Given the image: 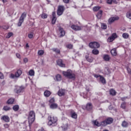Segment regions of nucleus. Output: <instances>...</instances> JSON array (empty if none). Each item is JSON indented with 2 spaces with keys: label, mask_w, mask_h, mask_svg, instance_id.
Listing matches in <instances>:
<instances>
[{
  "label": "nucleus",
  "mask_w": 131,
  "mask_h": 131,
  "mask_svg": "<svg viewBox=\"0 0 131 131\" xmlns=\"http://www.w3.org/2000/svg\"><path fill=\"white\" fill-rule=\"evenodd\" d=\"M48 125L54 127L58 124V117L53 116H49L48 117Z\"/></svg>",
  "instance_id": "nucleus-1"
},
{
  "label": "nucleus",
  "mask_w": 131,
  "mask_h": 131,
  "mask_svg": "<svg viewBox=\"0 0 131 131\" xmlns=\"http://www.w3.org/2000/svg\"><path fill=\"white\" fill-rule=\"evenodd\" d=\"M62 74L65 77H67L69 79H72L75 80V74L72 73L71 70H68L67 71H63Z\"/></svg>",
  "instance_id": "nucleus-2"
},
{
  "label": "nucleus",
  "mask_w": 131,
  "mask_h": 131,
  "mask_svg": "<svg viewBox=\"0 0 131 131\" xmlns=\"http://www.w3.org/2000/svg\"><path fill=\"white\" fill-rule=\"evenodd\" d=\"M28 123L29 126H31V125L35 120V113L33 111H31L29 113V116L28 117Z\"/></svg>",
  "instance_id": "nucleus-3"
},
{
  "label": "nucleus",
  "mask_w": 131,
  "mask_h": 131,
  "mask_svg": "<svg viewBox=\"0 0 131 131\" xmlns=\"http://www.w3.org/2000/svg\"><path fill=\"white\" fill-rule=\"evenodd\" d=\"M113 122V118H107L105 120L101 122L102 126H106L108 124H111Z\"/></svg>",
  "instance_id": "nucleus-4"
},
{
  "label": "nucleus",
  "mask_w": 131,
  "mask_h": 131,
  "mask_svg": "<svg viewBox=\"0 0 131 131\" xmlns=\"http://www.w3.org/2000/svg\"><path fill=\"white\" fill-rule=\"evenodd\" d=\"M22 74V71L21 70H18L16 71L15 74H10L9 77L10 78H12L14 79V78H19L20 76Z\"/></svg>",
  "instance_id": "nucleus-5"
},
{
  "label": "nucleus",
  "mask_w": 131,
  "mask_h": 131,
  "mask_svg": "<svg viewBox=\"0 0 131 131\" xmlns=\"http://www.w3.org/2000/svg\"><path fill=\"white\" fill-rule=\"evenodd\" d=\"M24 90H25V87L23 86H16L15 89H14V93L21 94V93H24Z\"/></svg>",
  "instance_id": "nucleus-6"
},
{
  "label": "nucleus",
  "mask_w": 131,
  "mask_h": 131,
  "mask_svg": "<svg viewBox=\"0 0 131 131\" xmlns=\"http://www.w3.org/2000/svg\"><path fill=\"white\" fill-rule=\"evenodd\" d=\"M89 47L91 49H99L100 48V43L96 41L91 42L89 43Z\"/></svg>",
  "instance_id": "nucleus-7"
},
{
  "label": "nucleus",
  "mask_w": 131,
  "mask_h": 131,
  "mask_svg": "<svg viewBox=\"0 0 131 131\" xmlns=\"http://www.w3.org/2000/svg\"><path fill=\"white\" fill-rule=\"evenodd\" d=\"M64 10L65 7L64 6H59L57 11L58 16H61V15H63V13H64Z\"/></svg>",
  "instance_id": "nucleus-8"
},
{
  "label": "nucleus",
  "mask_w": 131,
  "mask_h": 131,
  "mask_svg": "<svg viewBox=\"0 0 131 131\" xmlns=\"http://www.w3.org/2000/svg\"><path fill=\"white\" fill-rule=\"evenodd\" d=\"M117 37H118V36L116 33H114L112 34L111 37H109L107 38V41L108 42H112V41H113V40H114L115 38H117Z\"/></svg>",
  "instance_id": "nucleus-9"
},
{
  "label": "nucleus",
  "mask_w": 131,
  "mask_h": 131,
  "mask_svg": "<svg viewBox=\"0 0 131 131\" xmlns=\"http://www.w3.org/2000/svg\"><path fill=\"white\" fill-rule=\"evenodd\" d=\"M118 20H119V17L118 16L111 17L108 19V23H109V24H112L115 21H117Z\"/></svg>",
  "instance_id": "nucleus-10"
},
{
  "label": "nucleus",
  "mask_w": 131,
  "mask_h": 131,
  "mask_svg": "<svg viewBox=\"0 0 131 131\" xmlns=\"http://www.w3.org/2000/svg\"><path fill=\"white\" fill-rule=\"evenodd\" d=\"M1 120L5 121V122H10V117H9V116H7V115L3 116L1 117Z\"/></svg>",
  "instance_id": "nucleus-11"
},
{
  "label": "nucleus",
  "mask_w": 131,
  "mask_h": 131,
  "mask_svg": "<svg viewBox=\"0 0 131 131\" xmlns=\"http://www.w3.org/2000/svg\"><path fill=\"white\" fill-rule=\"evenodd\" d=\"M71 28L75 31H78V30H81V27L75 25H73L71 26Z\"/></svg>",
  "instance_id": "nucleus-12"
},
{
  "label": "nucleus",
  "mask_w": 131,
  "mask_h": 131,
  "mask_svg": "<svg viewBox=\"0 0 131 131\" xmlns=\"http://www.w3.org/2000/svg\"><path fill=\"white\" fill-rule=\"evenodd\" d=\"M56 63L60 67H63L64 68L66 67V64L63 63V60H62V59L57 60Z\"/></svg>",
  "instance_id": "nucleus-13"
},
{
  "label": "nucleus",
  "mask_w": 131,
  "mask_h": 131,
  "mask_svg": "<svg viewBox=\"0 0 131 131\" xmlns=\"http://www.w3.org/2000/svg\"><path fill=\"white\" fill-rule=\"evenodd\" d=\"M59 32H60V37H63V36H65V31L63 28L59 27Z\"/></svg>",
  "instance_id": "nucleus-14"
},
{
  "label": "nucleus",
  "mask_w": 131,
  "mask_h": 131,
  "mask_svg": "<svg viewBox=\"0 0 131 131\" xmlns=\"http://www.w3.org/2000/svg\"><path fill=\"white\" fill-rule=\"evenodd\" d=\"M71 116L72 118H73L74 119H77V114H76L73 110L71 111Z\"/></svg>",
  "instance_id": "nucleus-15"
},
{
  "label": "nucleus",
  "mask_w": 131,
  "mask_h": 131,
  "mask_svg": "<svg viewBox=\"0 0 131 131\" xmlns=\"http://www.w3.org/2000/svg\"><path fill=\"white\" fill-rule=\"evenodd\" d=\"M85 108L88 111H91L92 109H93V104H92V103H88L86 105Z\"/></svg>",
  "instance_id": "nucleus-16"
},
{
  "label": "nucleus",
  "mask_w": 131,
  "mask_h": 131,
  "mask_svg": "<svg viewBox=\"0 0 131 131\" xmlns=\"http://www.w3.org/2000/svg\"><path fill=\"white\" fill-rule=\"evenodd\" d=\"M14 102H15V99L14 98H9L6 103H7L8 105H13L14 104Z\"/></svg>",
  "instance_id": "nucleus-17"
},
{
  "label": "nucleus",
  "mask_w": 131,
  "mask_h": 131,
  "mask_svg": "<svg viewBox=\"0 0 131 131\" xmlns=\"http://www.w3.org/2000/svg\"><path fill=\"white\" fill-rule=\"evenodd\" d=\"M58 95L59 97H62V96H64L65 95V90L60 89L58 92Z\"/></svg>",
  "instance_id": "nucleus-18"
},
{
  "label": "nucleus",
  "mask_w": 131,
  "mask_h": 131,
  "mask_svg": "<svg viewBox=\"0 0 131 131\" xmlns=\"http://www.w3.org/2000/svg\"><path fill=\"white\" fill-rule=\"evenodd\" d=\"M103 59L104 61H110L111 57L108 54H104L103 55Z\"/></svg>",
  "instance_id": "nucleus-19"
},
{
  "label": "nucleus",
  "mask_w": 131,
  "mask_h": 131,
  "mask_svg": "<svg viewBox=\"0 0 131 131\" xmlns=\"http://www.w3.org/2000/svg\"><path fill=\"white\" fill-rule=\"evenodd\" d=\"M51 94H52V93L50 91L46 90L44 92V96H45V97H46L47 98L50 97V96H51Z\"/></svg>",
  "instance_id": "nucleus-20"
},
{
  "label": "nucleus",
  "mask_w": 131,
  "mask_h": 131,
  "mask_svg": "<svg viewBox=\"0 0 131 131\" xmlns=\"http://www.w3.org/2000/svg\"><path fill=\"white\" fill-rule=\"evenodd\" d=\"M85 59L86 60V61H88V62H90V63H92V62H93V61H94V58L91 57V56H89L88 55L85 56Z\"/></svg>",
  "instance_id": "nucleus-21"
},
{
  "label": "nucleus",
  "mask_w": 131,
  "mask_h": 131,
  "mask_svg": "<svg viewBox=\"0 0 131 131\" xmlns=\"http://www.w3.org/2000/svg\"><path fill=\"white\" fill-rule=\"evenodd\" d=\"M26 16H27V13L26 12H24L21 14V15L19 17V20H21L22 21H24V19L26 18Z\"/></svg>",
  "instance_id": "nucleus-22"
},
{
  "label": "nucleus",
  "mask_w": 131,
  "mask_h": 131,
  "mask_svg": "<svg viewBox=\"0 0 131 131\" xmlns=\"http://www.w3.org/2000/svg\"><path fill=\"white\" fill-rule=\"evenodd\" d=\"M102 15H103V11L102 10H100L97 13V14L96 15V16L98 18V19H101V18H102Z\"/></svg>",
  "instance_id": "nucleus-23"
},
{
  "label": "nucleus",
  "mask_w": 131,
  "mask_h": 131,
  "mask_svg": "<svg viewBox=\"0 0 131 131\" xmlns=\"http://www.w3.org/2000/svg\"><path fill=\"white\" fill-rule=\"evenodd\" d=\"M97 49V48H96L92 50V53L93 55H99L100 53V51H99V50Z\"/></svg>",
  "instance_id": "nucleus-24"
},
{
  "label": "nucleus",
  "mask_w": 131,
  "mask_h": 131,
  "mask_svg": "<svg viewBox=\"0 0 131 131\" xmlns=\"http://www.w3.org/2000/svg\"><path fill=\"white\" fill-rule=\"evenodd\" d=\"M51 109H57L58 108V104L57 103H52L50 106Z\"/></svg>",
  "instance_id": "nucleus-25"
},
{
  "label": "nucleus",
  "mask_w": 131,
  "mask_h": 131,
  "mask_svg": "<svg viewBox=\"0 0 131 131\" xmlns=\"http://www.w3.org/2000/svg\"><path fill=\"white\" fill-rule=\"evenodd\" d=\"M104 73L106 75H108V74H110V73H111V71H110V69H108V68H105L104 69Z\"/></svg>",
  "instance_id": "nucleus-26"
},
{
  "label": "nucleus",
  "mask_w": 131,
  "mask_h": 131,
  "mask_svg": "<svg viewBox=\"0 0 131 131\" xmlns=\"http://www.w3.org/2000/svg\"><path fill=\"white\" fill-rule=\"evenodd\" d=\"M51 50L52 51H53V52H54L55 53H56V54H60L61 53L60 49L58 48H52Z\"/></svg>",
  "instance_id": "nucleus-27"
},
{
  "label": "nucleus",
  "mask_w": 131,
  "mask_h": 131,
  "mask_svg": "<svg viewBox=\"0 0 131 131\" xmlns=\"http://www.w3.org/2000/svg\"><path fill=\"white\" fill-rule=\"evenodd\" d=\"M100 80L103 84H106V79H105V78L103 76H100Z\"/></svg>",
  "instance_id": "nucleus-28"
},
{
  "label": "nucleus",
  "mask_w": 131,
  "mask_h": 131,
  "mask_svg": "<svg viewBox=\"0 0 131 131\" xmlns=\"http://www.w3.org/2000/svg\"><path fill=\"white\" fill-rule=\"evenodd\" d=\"M111 53L112 56H116L117 55V51H116V49H113L111 51Z\"/></svg>",
  "instance_id": "nucleus-29"
},
{
  "label": "nucleus",
  "mask_w": 131,
  "mask_h": 131,
  "mask_svg": "<svg viewBox=\"0 0 131 131\" xmlns=\"http://www.w3.org/2000/svg\"><path fill=\"white\" fill-rule=\"evenodd\" d=\"M121 108H122V109L125 110L126 108V102H122L121 104Z\"/></svg>",
  "instance_id": "nucleus-30"
},
{
  "label": "nucleus",
  "mask_w": 131,
  "mask_h": 131,
  "mask_svg": "<svg viewBox=\"0 0 131 131\" xmlns=\"http://www.w3.org/2000/svg\"><path fill=\"white\" fill-rule=\"evenodd\" d=\"M93 123L94 125H96V126H101V125H102L101 123H99V121H97V120L93 121Z\"/></svg>",
  "instance_id": "nucleus-31"
},
{
  "label": "nucleus",
  "mask_w": 131,
  "mask_h": 131,
  "mask_svg": "<svg viewBox=\"0 0 131 131\" xmlns=\"http://www.w3.org/2000/svg\"><path fill=\"white\" fill-rule=\"evenodd\" d=\"M61 128H62V130L66 131L68 129V124H66L65 125H63L62 126H61Z\"/></svg>",
  "instance_id": "nucleus-32"
},
{
  "label": "nucleus",
  "mask_w": 131,
  "mask_h": 131,
  "mask_svg": "<svg viewBox=\"0 0 131 131\" xmlns=\"http://www.w3.org/2000/svg\"><path fill=\"white\" fill-rule=\"evenodd\" d=\"M56 21H57V17H56V16H53L52 19V24L53 25L56 24Z\"/></svg>",
  "instance_id": "nucleus-33"
},
{
  "label": "nucleus",
  "mask_w": 131,
  "mask_h": 131,
  "mask_svg": "<svg viewBox=\"0 0 131 131\" xmlns=\"http://www.w3.org/2000/svg\"><path fill=\"white\" fill-rule=\"evenodd\" d=\"M110 95H112V96H115V95H116V92L114 89H111L110 90Z\"/></svg>",
  "instance_id": "nucleus-34"
},
{
  "label": "nucleus",
  "mask_w": 131,
  "mask_h": 131,
  "mask_svg": "<svg viewBox=\"0 0 131 131\" xmlns=\"http://www.w3.org/2000/svg\"><path fill=\"white\" fill-rule=\"evenodd\" d=\"M128 126V123L127 122L124 121L122 123V126L123 127H127Z\"/></svg>",
  "instance_id": "nucleus-35"
},
{
  "label": "nucleus",
  "mask_w": 131,
  "mask_h": 131,
  "mask_svg": "<svg viewBox=\"0 0 131 131\" xmlns=\"http://www.w3.org/2000/svg\"><path fill=\"white\" fill-rule=\"evenodd\" d=\"M3 110H4V111H9V110H11V107L8 105L4 106Z\"/></svg>",
  "instance_id": "nucleus-36"
},
{
  "label": "nucleus",
  "mask_w": 131,
  "mask_h": 131,
  "mask_svg": "<svg viewBox=\"0 0 131 131\" xmlns=\"http://www.w3.org/2000/svg\"><path fill=\"white\" fill-rule=\"evenodd\" d=\"M56 79L57 81H60V80L62 79V77L61 76V75L57 74L56 76Z\"/></svg>",
  "instance_id": "nucleus-37"
},
{
  "label": "nucleus",
  "mask_w": 131,
  "mask_h": 131,
  "mask_svg": "<svg viewBox=\"0 0 131 131\" xmlns=\"http://www.w3.org/2000/svg\"><path fill=\"white\" fill-rule=\"evenodd\" d=\"M37 54L39 56H42V55H43V54H45V51L42 50H40L38 51Z\"/></svg>",
  "instance_id": "nucleus-38"
},
{
  "label": "nucleus",
  "mask_w": 131,
  "mask_h": 131,
  "mask_svg": "<svg viewBox=\"0 0 131 131\" xmlns=\"http://www.w3.org/2000/svg\"><path fill=\"white\" fill-rule=\"evenodd\" d=\"M29 75H30V76H34V71L33 70H30L29 72Z\"/></svg>",
  "instance_id": "nucleus-39"
},
{
  "label": "nucleus",
  "mask_w": 131,
  "mask_h": 131,
  "mask_svg": "<svg viewBox=\"0 0 131 131\" xmlns=\"http://www.w3.org/2000/svg\"><path fill=\"white\" fill-rule=\"evenodd\" d=\"M100 9H101V7L96 6L93 8V11L94 12H98V11H99V10H100Z\"/></svg>",
  "instance_id": "nucleus-40"
},
{
  "label": "nucleus",
  "mask_w": 131,
  "mask_h": 131,
  "mask_svg": "<svg viewBox=\"0 0 131 131\" xmlns=\"http://www.w3.org/2000/svg\"><path fill=\"white\" fill-rule=\"evenodd\" d=\"M13 110H14V111H18V110H19V105H15L13 106Z\"/></svg>",
  "instance_id": "nucleus-41"
},
{
  "label": "nucleus",
  "mask_w": 131,
  "mask_h": 131,
  "mask_svg": "<svg viewBox=\"0 0 131 131\" xmlns=\"http://www.w3.org/2000/svg\"><path fill=\"white\" fill-rule=\"evenodd\" d=\"M101 28L102 29H107V25L106 24H101Z\"/></svg>",
  "instance_id": "nucleus-42"
},
{
  "label": "nucleus",
  "mask_w": 131,
  "mask_h": 131,
  "mask_svg": "<svg viewBox=\"0 0 131 131\" xmlns=\"http://www.w3.org/2000/svg\"><path fill=\"white\" fill-rule=\"evenodd\" d=\"M126 17L131 20V12H127L126 13Z\"/></svg>",
  "instance_id": "nucleus-43"
},
{
  "label": "nucleus",
  "mask_w": 131,
  "mask_h": 131,
  "mask_svg": "<svg viewBox=\"0 0 131 131\" xmlns=\"http://www.w3.org/2000/svg\"><path fill=\"white\" fill-rule=\"evenodd\" d=\"M23 22H24V21L21 19H19V21L17 23V26H18V27H20V26L22 25V23H23Z\"/></svg>",
  "instance_id": "nucleus-44"
},
{
  "label": "nucleus",
  "mask_w": 131,
  "mask_h": 131,
  "mask_svg": "<svg viewBox=\"0 0 131 131\" xmlns=\"http://www.w3.org/2000/svg\"><path fill=\"white\" fill-rule=\"evenodd\" d=\"M129 35H128V34L127 33H124L123 34H122V37H123V38H127L128 37Z\"/></svg>",
  "instance_id": "nucleus-45"
},
{
  "label": "nucleus",
  "mask_w": 131,
  "mask_h": 131,
  "mask_svg": "<svg viewBox=\"0 0 131 131\" xmlns=\"http://www.w3.org/2000/svg\"><path fill=\"white\" fill-rule=\"evenodd\" d=\"M49 103L50 104H54L55 103V98L53 97L49 100Z\"/></svg>",
  "instance_id": "nucleus-46"
},
{
  "label": "nucleus",
  "mask_w": 131,
  "mask_h": 131,
  "mask_svg": "<svg viewBox=\"0 0 131 131\" xmlns=\"http://www.w3.org/2000/svg\"><path fill=\"white\" fill-rule=\"evenodd\" d=\"M41 17L42 19H46V18H48V15L46 13H43L41 14Z\"/></svg>",
  "instance_id": "nucleus-47"
},
{
  "label": "nucleus",
  "mask_w": 131,
  "mask_h": 131,
  "mask_svg": "<svg viewBox=\"0 0 131 131\" xmlns=\"http://www.w3.org/2000/svg\"><path fill=\"white\" fill-rule=\"evenodd\" d=\"M66 47L68 48V49H73V45H71V44H69V45H67L66 46Z\"/></svg>",
  "instance_id": "nucleus-48"
},
{
  "label": "nucleus",
  "mask_w": 131,
  "mask_h": 131,
  "mask_svg": "<svg viewBox=\"0 0 131 131\" xmlns=\"http://www.w3.org/2000/svg\"><path fill=\"white\" fill-rule=\"evenodd\" d=\"M93 76H94V77H95V78H98V77L100 78L101 76H102V75H99V74H93Z\"/></svg>",
  "instance_id": "nucleus-49"
},
{
  "label": "nucleus",
  "mask_w": 131,
  "mask_h": 131,
  "mask_svg": "<svg viewBox=\"0 0 131 131\" xmlns=\"http://www.w3.org/2000/svg\"><path fill=\"white\" fill-rule=\"evenodd\" d=\"M106 3L107 4H108V5H112V3H113V0H107Z\"/></svg>",
  "instance_id": "nucleus-50"
},
{
  "label": "nucleus",
  "mask_w": 131,
  "mask_h": 131,
  "mask_svg": "<svg viewBox=\"0 0 131 131\" xmlns=\"http://www.w3.org/2000/svg\"><path fill=\"white\" fill-rule=\"evenodd\" d=\"M12 35H13V33H12V32L8 33L7 34V38H10V37H11V36H12Z\"/></svg>",
  "instance_id": "nucleus-51"
},
{
  "label": "nucleus",
  "mask_w": 131,
  "mask_h": 131,
  "mask_svg": "<svg viewBox=\"0 0 131 131\" xmlns=\"http://www.w3.org/2000/svg\"><path fill=\"white\" fill-rule=\"evenodd\" d=\"M4 78H5L4 74L2 72H0V79H4Z\"/></svg>",
  "instance_id": "nucleus-52"
},
{
  "label": "nucleus",
  "mask_w": 131,
  "mask_h": 131,
  "mask_svg": "<svg viewBox=\"0 0 131 131\" xmlns=\"http://www.w3.org/2000/svg\"><path fill=\"white\" fill-rule=\"evenodd\" d=\"M126 99H128V97L127 96L121 98V100L123 101H125Z\"/></svg>",
  "instance_id": "nucleus-53"
},
{
  "label": "nucleus",
  "mask_w": 131,
  "mask_h": 131,
  "mask_svg": "<svg viewBox=\"0 0 131 131\" xmlns=\"http://www.w3.org/2000/svg\"><path fill=\"white\" fill-rule=\"evenodd\" d=\"M4 126L5 128H9V127H10V125H9L8 124H5L4 125Z\"/></svg>",
  "instance_id": "nucleus-54"
},
{
  "label": "nucleus",
  "mask_w": 131,
  "mask_h": 131,
  "mask_svg": "<svg viewBox=\"0 0 131 131\" xmlns=\"http://www.w3.org/2000/svg\"><path fill=\"white\" fill-rule=\"evenodd\" d=\"M28 37L29 38H32V37H33V34L32 33L29 34Z\"/></svg>",
  "instance_id": "nucleus-55"
},
{
  "label": "nucleus",
  "mask_w": 131,
  "mask_h": 131,
  "mask_svg": "<svg viewBox=\"0 0 131 131\" xmlns=\"http://www.w3.org/2000/svg\"><path fill=\"white\" fill-rule=\"evenodd\" d=\"M16 56L18 59H21V55L19 53H16Z\"/></svg>",
  "instance_id": "nucleus-56"
},
{
  "label": "nucleus",
  "mask_w": 131,
  "mask_h": 131,
  "mask_svg": "<svg viewBox=\"0 0 131 131\" xmlns=\"http://www.w3.org/2000/svg\"><path fill=\"white\" fill-rule=\"evenodd\" d=\"M27 62H28V58H25L24 59V63H27Z\"/></svg>",
  "instance_id": "nucleus-57"
},
{
  "label": "nucleus",
  "mask_w": 131,
  "mask_h": 131,
  "mask_svg": "<svg viewBox=\"0 0 131 131\" xmlns=\"http://www.w3.org/2000/svg\"><path fill=\"white\" fill-rule=\"evenodd\" d=\"M63 2L64 3V4H69L70 0H63Z\"/></svg>",
  "instance_id": "nucleus-58"
},
{
  "label": "nucleus",
  "mask_w": 131,
  "mask_h": 131,
  "mask_svg": "<svg viewBox=\"0 0 131 131\" xmlns=\"http://www.w3.org/2000/svg\"><path fill=\"white\" fill-rule=\"evenodd\" d=\"M127 71H128V73H131L130 69L128 67H127Z\"/></svg>",
  "instance_id": "nucleus-59"
},
{
  "label": "nucleus",
  "mask_w": 131,
  "mask_h": 131,
  "mask_svg": "<svg viewBox=\"0 0 131 131\" xmlns=\"http://www.w3.org/2000/svg\"><path fill=\"white\" fill-rule=\"evenodd\" d=\"M3 28H4V29H8L9 27H6V26H4L3 27Z\"/></svg>",
  "instance_id": "nucleus-60"
},
{
  "label": "nucleus",
  "mask_w": 131,
  "mask_h": 131,
  "mask_svg": "<svg viewBox=\"0 0 131 131\" xmlns=\"http://www.w3.org/2000/svg\"><path fill=\"white\" fill-rule=\"evenodd\" d=\"M3 3H4V4H5V3H7L8 2V0H2Z\"/></svg>",
  "instance_id": "nucleus-61"
},
{
  "label": "nucleus",
  "mask_w": 131,
  "mask_h": 131,
  "mask_svg": "<svg viewBox=\"0 0 131 131\" xmlns=\"http://www.w3.org/2000/svg\"><path fill=\"white\" fill-rule=\"evenodd\" d=\"M113 3H114V4H117V2H116V0H113Z\"/></svg>",
  "instance_id": "nucleus-62"
},
{
  "label": "nucleus",
  "mask_w": 131,
  "mask_h": 131,
  "mask_svg": "<svg viewBox=\"0 0 131 131\" xmlns=\"http://www.w3.org/2000/svg\"><path fill=\"white\" fill-rule=\"evenodd\" d=\"M38 131H43V128H41V129H39Z\"/></svg>",
  "instance_id": "nucleus-63"
},
{
  "label": "nucleus",
  "mask_w": 131,
  "mask_h": 131,
  "mask_svg": "<svg viewBox=\"0 0 131 131\" xmlns=\"http://www.w3.org/2000/svg\"><path fill=\"white\" fill-rule=\"evenodd\" d=\"M26 48H29V45H28V43H27L26 45Z\"/></svg>",
  "instance_id": "nucleus-64"
}]
</instances>
